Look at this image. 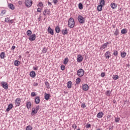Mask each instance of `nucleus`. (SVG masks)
Here are the masks:
<instances>
[{
	"instance_id": "f257e3e1",
	"label": "nucleus",
	"mask_w": 130,
	"mask_h": 130,
	"mask_svg": "<svg viewBox=\"0 0 130 130\" xmlns=\"http://www.w3.org/2000/svg\"><path fill=\"white\" fill-rule=\"evenodd\" d=\"M68 26L70 28H74L75 27V20L73 17H71L68 20Z\"/></svg>"
},
{
	"instance_id": "f03ea898",
	"label": "nucleus",
	"mask_w": 130,
	"mask_h": 130,
	"mask_svg": "<svg viewBox=\"0 0 130 130\" xmlns=\"http://www.w3.org/2000/svg\"><path fill=\"white\" fill-rule=\"evenodd\" d=\"M40 109V106H37L35 108H32L31 109V115H34L38 112V110Z\"/></svg>"
},
{
	"instance_id": "7ed1b4c3",
	"label": "nucleus",
	"mask_w": 130,
	"mask_h": 130,
	"mask_svg": "<svg viewBox=\"0 0 130 130\" xmlns=\"http://www.w3.org/2000/svg\"><path fill=\"white\" fill-rule=\"evenodd\" d=\"M77 20L80 24H85V18L82 15H79L77 17Z\"/></svg>"
},
{
	"instance_id": "20e7f679",
	"label": "nucleus",
	"mask_w": 130,
	"mask_h": 130,
	"mask_svg": "<svg viewBox=\"0 0 130 130\" xmlns=\"http://www.w3.org/2000/svg\"><path fill=\"white\" fill-rule=\"evenodd\" d=\"M33 4L32 0H25L24 2V5L27 8H30Z\"/></svg>"
},
{
	"instance_id": "39448f33",
	"label": "nucleus",
	"mask_w": 130,
	"mask_h": 130,
	"mask_svg": "<svg viewBox=\"0 0 130 130\" xmlns=\"http://www.w3.org/2000/svg\"><path fill=\"white\" fill-rule=\"evenodd\" d=\"M77 74L78 77H83L85 74V71L82 69H80L77 71Z\"/></svg>"
},
{
	"instance_id": "423d86ee",
	"label": "nucleus",
	"mask_w": 130,
	"mask_h": 130,
	"mask_svg": "<svg viewBox=\"0 0 130 130\" xmlns=\"http://www.w3.org/2000/svg\"><path fill=\"white\" fill-rule=\"evenodd\" d=\"M1 85L5 90H8V89H9V85H8V83L5 81H2L1 83Z\"/></svg>"
},
{
	"instance_id": "0eeeda50",
	"label": "nucleus",
	"mask_w": 130,
	"mask_h": 130,
	"mask_svg": "<svg viewBox=\"0 0 130 130\" xmlns=\"http://www.w3.org/2000/svg\"><path fill=\"white\" fill-rule=\"evenodd\" d=\"M28 39L30 41H34L36 39V35L33 34L28 37Z\"/></svg>"
},
{
	"instance_id": "6e6552de",
	"label": "nucleus",
	"mask_w": 130,
	"mask_h": 130,
	"mask_svg": "<svg viewBox=\"0 0 130 130\" xmlns=\"http://www.w3.org/2000/svg\"><path fill=\"white\" fill-rule=\"evenodd\" d=\"M50 9H45L43 12V15L44 16H46V15L50 16Z\"/></svg>"
},
{
	"instance_id": "1a4fd4ad",
	"label": "nucleus",
	"mask_w": 130,
	"mask_h": 130,
	"mask_svg": "<svg viewBox=\"0 0 130 130\" xmlns=\"http://www.w3.org/2000/svg\"><path fill=\"white\" fill-rule=\"evenodd\" d=\"M15 103L16 106H20V104H21V99L20 98H17L15 100Z\"/></svg>"
},
{
	"instance_id": "9d476101",
	"label": "nucleus",
	"mask_w": 130,
	"mask_h": 130,
	"mask_svg": "<svg viewBox=\"0 0 130 130\" xmlns=\"http://www.w3.org/2000/svg\"><path fill=\"white\" fill-rule=\"evenodd\" d=\"M89 85H88L87 84L82 85V90L83 91H88L89 90Z\"/></svg>"
},
{
	"instance_id": "9b49d317",
	"label": "nucleus",
	"mask_w": 130,
	"mask_h": 130,
	"mask_svg": "<svg viewBox=\"0 0 130 130\" xmlns=\"http://www.w3.org/2000/svg\"><path fill=\"white\" fill-rule=\"evenodd\" d=\"M13 104H10L9 105H8V107L6 109V111L7 112H9V111H10V110L13 108Z\"/></svg>"
},
{
	"instance_id": "f8f14e48",
	"label": "nucleus",
	"mask_w": 130,
	"mask_h": 130,
	"mask_svg": "<svg viewBox=\"0 0 130 130\" xmlns=\"http://www.w3.org/2000/svg\"><path fill=\"white\" fill-rule=\"evenodd\" d=\"M103 115H104L103 112H100L98 113L96 117H98V118H102V117H103Z\"/></svg>"
},
{
	"instance_id": "ddd939ff",
	"label": "nucleus",
	"mask_w": 130,
	"mask_h": 130,
	"mask_svg": "<svg viewBox=\"0 0 130 130\" xmlns=\"http://www.w3.org/2000/svg\"><path fill=\"white\" fill-rule=\"evenodd\" d=\"M78 62H82L83 61V56L81 55H78L77 57Z\"/></svg>"
},
{
	"instance_id": "4468645a",
	"label": "nucleus",
	"mask_w": 130,
	"mask_h": 130,
	"mask_svg": "<svg viewBox=\"0 0 130 130\" xmlns=\"http://www.w3.org/2000/svg\"><path fill=\"white\" fill-rule=\"evenodd\" d=\"M48 32L49 33V34H51V35H53L54 34L53 29H52L50 26H49L48 28Z\"/></svg>"
},
{
	"instance_id": "2eb2a0df",
	"label": "nucleus",
	"mask_w": 130,
	"mask_h": 130,
	"mask_svg": "<svg viewBox=\"0 0 130 130\" xmlns=\"http://www.w3.org/2000/svg\"><path fill=\"white\" fill-rule=\"evenodd\" d=\"M35 103L36 104H39L40 103V97L39 96H36L35 99Z\"/></svg>"
},
{
	"instance_id": "dca6fc26",
	"label": "nucleus",
	"mask_w": 130,
	"mask_h": 130,
	"mask_svg": "<svg viewBox=\"0 0 130 130\" xmlns=\"http://www.w3.org/2000/svg\"><path fill=\"white\" fill-rule=\"evenodd\" d=\"M111 56V55L110 54V52L109 51H108L106 52L105 57L107 59H109V57H110Z\"/></svg>"
},
{
	"instance_id": "f3484780",
	"label": "nucleus",
	"mask_w": 130,
	"mask_h": 130,
	"mask_svg": "<svg viewBox=\"0 0 130 130\" xmlns=\"http://www.w3.org/2000/svg\"><path fill=\"white\" fill-rule=\"evenodd\" d=\"M29 76L31 78H35L36 77V73L35 71H31L29 73Z\"/></svg>"
},
{
	"instance_id": "a211bd4d",
	"label": "nucleus",
	"mask_w": 130,
	"mask_h": 130,
	"mask_svg": "<svg viewBox=\"0 0 130 130\" xmlns=\"http://www.w3.org/2000/svg\"><path fill=\"white\" fill-rule=\"evenodd\" d=\"M20 63H21V61L18 60H15L14 62V65L15 66V67H19Z\"/></svg>"
},
{
	"instance_id": "6ab92c4d",
	"label": "nucleus",
	"mask_w": 130,
	"mask_h": 130,
	"mask_svg": "<svg viewBox=\"0 0 130 130\" xmlns=\"http://www.w3.org/2000/svg\"><path fill=\"white\" fill-rule=\"evenodd\" d=\"M31 106H32V105L31 104V102H26V108L27 109H30V108H31Z\"/></svg>"
},
{
	"instance_id": "aec40b11",
	"label": "nucleus",
	"mask_w": 130,
	"mask_h": 130,
	"mask_svg": "<svg viewBox=\"0 0 130 130\" xmlns=\"http://www.w3.org/2000/svg\"><path fill=\"white\" fill-rule=\"evenodd\" d=\"M72 85H73V83L71 81H69L68 82L67 87L68 89H71V88H72Z\"/></svg>"
},
{
	"instance_id": "412c9836",
	"label": "nucleus",
	"mask_w": 130,
	"mask_h": 130,
	"mask_svg": "<svg viewBox=\"0 0 130 130\" xmlns=\"http://www.w3.org/2000/svg\"><path fill=\"white\" fill-rule=\"evenodd\" d=\"M112 92V90L110 91V90H107L106 91V96H107L108 97H110V96H111V92Z\"/></svg>"
},
{
	"instance_id": "4be33fe9",
	"label": "nucleus",
	"mask_w": 130,
	"mask_h": 130,
	"mask_svg": "<svg viewBox=\"0 0 130 130\" xmlns=\"http://www.w3.org/2000/svg\"><path fill=\"white\" fill-rule=\"evenodd\" d=\"M44 98L45 100H49V98H50V94L45 93Z\"/></svg>"
},
{
	"instance_id": "5701e85b",
	"label": "nucleus",
	"mask_w": 130,
	"mask_h": 130,
	"mask_svg": "<svg viewBox=\"0 0 130 130\" xmlns=\"http://www.w3.org/2000/svg\"><path fill=\"white\" fill-rule=\"evenodd\" d=\"M5 56H6V53L5 52H2L0 54V57L2 59H4L5 58Z\"/></svg>"
},
{
	"instance_id": "b1692460",
	"label": "nucleus",
	"mask_w": 130,
	"mask_h": 130,
	"mask_svg": "<svg viewBox=\"0 0 130 130\" xmlns=\"http://www.w3.org/2000/svg\"><path fill=\"white\" fill-rule=\"evenodd\" d=\"M111 7L112 9L115 10V9H116V7H117V5H116L115 3H113L111 4Z\"/></svg>"
},
{
	"instance_id": "393cba45",
	"label": "nucleus",
	"mask_w": 130,
	"mask_h": 130,
	"mask_svg": "<svg viewBox=\"0 0 130 130\" xmlns=\"http://www.w3.org/2000/svg\"><path fill=\"white\" fill-rule=\"evenodd\" d=\"M121 56L122 58H124L126 56V53L124 51L121 52Z\"/></svg>"
},
{
	"instance_id": "a878e982",
	"label": "nucleus",
	"mask_w": 130,
	"mask_h": 130,
	"mask_svg": "<svg viewBox=\"0 0 130 130\" xmlns=\"http://www.w3.org/2000/svg\"><path fill=\"white\" fill-rule=\"evenodd\" d=\"M107 47V45L105 43L103 45L101 46V47L100 48L101 50H103V49H105Z\"/></svg>"
},
{
	"instance_id": "bb28decb",
	"label": "nucleus",
	"mask_w": 130,
	"mask_h": 130,
	"mask_svg": "<svg viewBox=\"0 0 130 130\" xmlns=\"http://www.w3.org/2000/svg\"><path fill=\"white\" fill-rule=\"evenodd\" d=\"M8 7L9 9H11V10H15V6L12 4H9L8 5Z\"/></svg>"
},
{
	"instance_id": "cd10ccee",
	"label": "nucleus",
	"mask_w": 130,
	"mask_h": 130,
	"mask_svg": "<svg viewBox=\"0 0 130 130\" xmlns=\"http://www.w3.org/2000/svg\"><path fill=\"white\" fill-rule=\"evenodd\" d=\"M102 8H103V6L100 5H99L97 7V10L99 12H101L102 11Z\"/></svg>"
},
{
	"instance_id": "c85d7f7f",
	"label": "nucleus",
	"mask_w": 130,
	"mask_h": 130,
	"mask_svg": "<svg viewBox=\"0 0 130 130\" xmlns=\"http://www.w3.org/2000/svg\"><path fill=\"white\" fill-rule=\"evenodd\" d=\"M121 34H126L127 33V29L126 28H123L121 30Z\"/></svg>"
},
{
	"instance_id": "c756f323",
	"label": "nucleus",
	"mask_w": 130,
	"mask_h": 130,
	"mask_svg": "<svg viewBox=\"0 0 130 130\" xmlns=\"http://www.w3.org/2000/svg\"><path fill=\"white\" fill-rule=\"evenodd\" d=\"M55 31L56 33H59V32L60 31V28H59V26H56L55 28Z\"/></svg>"
},
{
	"instance_id": "7c9ffc66",
	"label": "nucleus",
	"mask_w": 130,
	"mask_h": 130,
	"mask_svg": "<svg viewBox=\"0 0 130 130\" xmlns=\"http://www.w3.org/2000/svg\"><path fill=\"white\" fill-rule=\"evenodd\" d=\"M100 5L103 7L105 6V0H101L100 1Z\"/></svg>"
},
{
	"instance_id": "2f4dec72",
	"label": "nucleus",
	"mask_w": 130,
	"mask_h": 130,
	"mask_svg": "<svg viewBox=\"0 0 130 130\" xmlns=\"http://www.w3.org/2000/svg\"><path fill=\"white\" fill-rule=\"evenodd\" d=\"M119 34V30L118 29V28H117L116 29V30L114 32V35H115V36H117V35H118Z\"/></svg>"
},
{
	"instance_id": "473e14b6",
	"label": "nucleus",
	"mask_w": 130,
	"mask_h": 130,
	"mask_svg": "<svg viewBox=\"0 0 130 130\" xmlns=\"http://www.w3.org/2000/svg\"><path fill=\"white\" fill-rule=\"evenodd\" d=\"M62 34L63 35H66V34H68V28H66L65 29H63L62 31Z\"/></svg>"
},
{
	"instance_id": "72a5a7b5",
	"label": "nucleus",
	"mask_w": 130,
	"mask_h": 130,
	"mask_svg": "<svg viewBox=\"0 0 130 130\" xmlns=\"http://www.w3.org/2000/svg\"><path fill=\"white\" fill-rule=\"evenodd\" d=\"M68 62H69V58L66 57L64 59L63 63H64V64H68Z\"/></svg>"
},
{
	"instance_id": "f704fd0d",
	"label": "nucleus",
	"mask_w": 130,
	"mask_h": 130,
	"mask_svg": "<svg viewBox=\"0 0 130 130\" xmlns=\"http://www.w3.org/2000/svg\"><path fill=\"white\" fill-rule=\"evenodd\" d=\"M26 35H27V36H28V37L32 35V31H31V30H28L26 31Z\"/></svg>"
},
{
	"instance_id": "c9c22d12",
	"label": "nucleus",
	"mask_w": 130,
	"mask_h": 130,
	"mask_svg": "<svg viewBox=\"0 0 130 130\" xmlns=\"http://www.w3.org/2000/svg\"><path fill=\"white\" fill-rule=\"evenodd\" d=\"M80 83H81V78H78L77 79H76V83L79 85V84H80Z\"/></svg>"
},
{
	"instance_id": "e433bc0d",
	"label": "nucleus",
	"mask_w": 130,
	"mask_h": 130,
	"mask_svg": "<svg viewBox=\"0 0 130 130\" xmlns=\"http://www.w3.org/2000/svg\"><path fill=\"white\" fill-rule=\"evenodd\" d=\"M78 8L79 10H83V4L81 3H79Z\"/></svg>"
},
{
	"instance_id": "4c0bfd02",
	"label": "nucleus",
	"mask_w": 130,
	"mask_h": 130,
	"mask_svg": "<svg viewBox=\"0 0 130 130\" xmlns=\"http://www.w3.org/2000/svg\"><path fill=\"white\" fill-rule=\"evenodd\" d=\"M112 78L114 80H118L119 77L117 75H113Z\"/></svg>"
},
{
	"instance_id": "58836bf2",
	"label": "nucleus",
	"mask_w": 130,
	"mask_h": 130,
	"mask_svg": "<svg viewBox=\"0 0 130 130\" xmlns=\"http://www.w3.org/2000/svg\"><path fill=\"white\" fill-rule=\"evenodd\" d=\"M118 55V51H117V50H114L113 52V55L114 56H117Z\"/></svg>"
},
{
	"instance_id": "ea45409f",
	"label": "nucleus",
	"mask_w": 130,
	"mask_h": 130,
	"mask_svg": "<svg viewBox=\"0 0 130 130\" xmlns=\"http://www.w3.org/2000/svg\"><path fill=\"white\" fill-rule=\"evenodd\" d=\"M45 85L46 86L47 89L50 88V86L49 85V83H48V82L47 81L45 82Z\"/></svg>"
},
{
	"instance_id": "a19ab883",
	"label": "nucleus",
	"mask_w": 130,
	"mask_h": 130,
	"mask_svg": "<svg viewBox=\"0 0 130 130\" xmlns=\"http://www.w3.org/2000/svg\"><path fill=\"white\" fill-rule=\"evenodd\" d=\"M119 120H120V119L119 118V117H118V116L117 117H115V121L116 122H119Z\"/></svg>"
},
{
	"instance_id": "79ce46f5",
	"label": "nucleus",
	"mask_w": 130,
	"mask_h": 130,
	"mask_svg": "<svg viewBox=\"0 0 130 130\" xmlns=\"http://www.w3.org/2000/svg\"><path fill=\"white\" fill-rule=\"evenodd\" d=\"M38 7H39V8H42V7H43V3H42L41 2H39V4L38 5Z\"/></svg>"
},
{
	"instance_id": "37998d69",
	"label": "nucleus",
	"mask_w": 130,
	"mask_h": 130,
	"mask_svg": "<svg viewBox=\"0 0 130 130\" xmlns=\"http://www.w3.org/2000/svg\"><path fill=\"white\" fill-rule=\"evenodd\" d=\"M10 20L11 19H10V17L6 18L5 19V23H8V22H10Z\"/></svg>"
},
{
	"instance_id": "c03bdc74",
	"label": "nucleus",
	"mask_w": 130,
	"mask_h": 130,
	"mask_svg": "<svg viewBox=\"0 0 130 130\" xmlns=\"http://www.w3.org/2000/svg\"><path fill=\"white\" fill-rule=\"evenodd\" d=\"M26 130H32V126L30 125L27 126Z\"/></svg>"
},
{
	"instance_id": "a18cd8bd",
	"label": "nucleus",
	"mask_w": 130,
	"mask_h": 130,
	"mask_svg": "<svg viewBox=\"0 0 130 130\" xmlns=\"http://www.w3.org/2000/svg\"><path fill=\"white\" fill-rule=\"evenodd\" d=\"M86 107H87L86 103H83L81 105V108H86Z\"/></svg>"
},
{
	"instance_id": "49530a36",
	"label": "nucleus",
	"mask_w": 130,
	"mask_h": 130,
	"mask_svg": "<svg viewBox=\"0 0 130 130\" xmlns=\"http://www.w3.org/2000/svg\"><path fill=\"white\" fill-rule=\"evenodd\" d=\"M42 52L43 53H46V52H47V48L44 47L43 49Z\"/></svg>"
},
{
	"instance_id": "de8ad7c7",
	"label": "nucleus",
	"mask_w": 130,
	"mask_h": 130,
	"mask_svg": "<svg viewBox=\"0 0 130 130\" xmlns=\"http://www.w3.org/2000/svg\"><path fill=\"white\" fill-rule=\"evenodd\" d=\"M86 126V128H90L91 127V124L87 123Z\"/></svg>"
},
{
	"instance_id": "09e8293b",
	"label": "nucleus",
	"mask_w": 130,
	"mask_h": 130,
	"mask_svg": "<svg viewBox=\"0 0 130 130\" xmlns=\"http://www.w3.org/2000/svg\"><path fill=\"white\" fill-rule=\"evenodd\" d=\"M31 97H35V96H36V94L35 93V92H32L31 93Z\"/></svg>"
},
{
	"instance_id": "8fccbe9b",
	"label": "nucleus",
	"mask_w": 130,
	"mask_h": 130,
	"mask_svg": "<svg viewBox=\"0 0 130 130\" xmlns=\"http://www.w3.org/2000/svg\"><path fill=\"white\" fill-rule=\"evenodd\" d=\"M60 68H61V71H64V69L66 68V67H64V66H63V65H62V66H61Z\"/></svg>"
},
{
	"instance_id": "3c124183",
	"label": "nucleus",
	"mask_w": 130,
	"mask_h": 130,
	"mask_svg": "<svg viewBox=\"0 0 130 130\" xmlns=\"http://www.w3.org/2000/svg\"><path fill=\"white\" fill-rule=\"evenodd\" d=\"M6 13H7V10H2L1 12V14H3V15H5V14H6Z\"/></svg>"
},
{
	"instance_id": "603ef678",
	"label": "nucleus",
	"mask_w": 130,
	"mask_h": 130,
	"mask_svg": "<svg viewBox=\"0 0 130 130\" xmlns=\"http://www.w3.org/2000/svg\"><path fill=\"white\" fill-rule=\"evenodd\" d=\"M53 3L55 5H56V4H57V3H58V0H53Z\"/></svg>"
},
{
	"instance_id": "864d4df0",
	"label": "nucleus",
	"mask_w": 130,
	"mask_h": 130,
	"mask_svg": "<svg viewBox=\"0 0 130 130\" xmlns=\"http://www.w3.org/2000/svg\"><path fill=\"white\" fill-rule=\"evenodd\" d=\"M101 76L102 77V78H104L105 77V73L103 72L101 74Z\"/></svg>"
},
{
	"instance_id": "5fc2aeb1",
	"label": "nucleus",
	"mask_w": 130,
	"mask_h": 130,
	"mask_svg": "<svg viewBox=\"0 0 130 130\" xmlns=\"http://www.w3.org/2000/svg\"><path fill=\"white\" fill-rule=\"evenodd\" d=\"M15 48H16V46H12L11 50H12V51H14L15 50Z\"/></svg>"
},
{
	"instance_id": "6e6d98bb",
	"label": "nucleus",
	"mask_w": 130,
	"mask_h": 130,
	"mask_svg": "<svg viewBox=\"0 0 130 130\" xmlns=\"http://www.w3.org/2000/svg\"><path fill=\"white\" fill-rule=\"evenodd\" d=\"M34 86L35 87H37V86H38V83H37V82H34Z\"/></svg>"
},
{
	"instance_id": "4d7b16f0",
	"label": "nucleus",
	"mask_w": 130,
	"mask_h": 130,
	"mask_svg": "<svg viewBox=\"0 0 130 130\" xmlns=\"http://www.w3.org/2000/svg\"><path fill=\"white\" fill-rule=\"evenodd\" d=\"M33 70H34V71H38V67H34Z\"/></svg>"
},
{
	"instance_id": "13d9d810",
	"label": "nucleus",
	"mask_w": 130,
	"mask_h": 130,
	"mask_svg": "<svg viewBox=\"0 0 130 130\" xmlns=\"http://www.w3.org/2000/svg\"><path fill=\"white\" fill-rule=\"evenodd\" d=\"M48 5L49 6H52V3L49 1L48 2Z\"/></svg>"
},
{
	"instance_id": "bf43d9fd",
	"label": "nucleus",
	"mask_w": 130,
	"mask_h": 130,
	"mask_svg": "<svg viewBox=\"0 0 130 130\" xmlns=\"http://www.w3.org/2000/svg\"><path fill=\"white\" fill-rule=\"evenodd\" d=\"M37 12L38 13H41V8H38L37 9Z\"/></svg>"
},
{
	"instance_id": "052dcab7",
	"label": "nucleus",
	"mask_w": 130,
	"mask_h": 130,
	"mask_svg": "<svg viewBox=\"0 0 130 130\" xmlns=\"http://www.w3.org/2000/svg\"><path fill=\"white\" fill-rule=\"evenodd\" d=\"M10 23L11 24H14V20L12 19L9 21Z\"/></svg>"
},
{
	"instance_id": "680f3d73",
	"label": "nucleus",
	"mask_w": 130,
	"mask_h": 130,
	"mask_svg": "<svg viewBox=\"0 0 130 130\" xmlns=\"http://www.w3.org/2000/svg\"><path fill=\"white\" fill-rule=\"evenodd\" d=\"M38 20L39 22H40V21H41V16H40V17L38 18Z\"/></svg>"
},
{
	"instance_id": "e2e57ef3",
	"label": "nucleus",
	"mask_w": 130,
	"mask_h": 130,
	"mask_svg": "<svg viewBox=\"0 0 130 130\" xmlns=\"http://www.w3.org/2000/svg\"><path fill=\"white\" fill-rule=\"evenodd\" d=\"M106 44H107V46H108V44H111V42H107V43H105Z\"/></svg>"
},
{
	"instance_id": "0e129e2a",
	"label": "nucleus",
	"mask_w": 130,
	"mask_h": 130,
	"mask_svg": "<svg viewBox=\"0 0 130 130\" xmlns=\"http://www.w3.org/2000/svg\"><path fill=\"white\" fill-rule=\"evenodd\" d=\"M72 127H73V128H77V125H76V124L73 125Z\"/></svg>"
},
{
	"instance_id": "69168bd1",
	"label": "nucleus",
	"mask_w": 130,
	"mask_h": 130,
	"mask_svg": "<svg viewBox=\"0 0 130 130\" xmlns=\"http://www.w3.org/2000/svg\"><path fill=\"white\" fill-rule=\"evenodd\" d=\"M111 117V116L110 115H108L107 116V118L108 119L109 118H110Z\"/></svg>"
},
{
	"instance_id": "338daca9",
	"label": "nucleus",
	"mask_w": 130,
	"mask_h": 130,
	"mask_svg": "<svg viewBox=\"0 0 130 130\" xmlns=\"http://www.w3.org/2000/svg\"><path fill=\"white\" fill-rule=\"evenodd\" d=\"M22 1H18L19 5H22Z\"/></svg>"
},
{
	"instance_id": "774afa93",
	"label": "nucleus",
	"mask_w": 130,
	"mask_h": 130,
	"mask_svg": "<svg viewBox=\"0 0 130 130\" xmlns=\"http://www.w3.org/2000/svg\"><path fill=\"white\" fill-rule=\"evenodd\" d=\"M112 127H113L112 126H110L109 127V130L113 129V128H112Z\"/></svg>"
}]
</instances>
